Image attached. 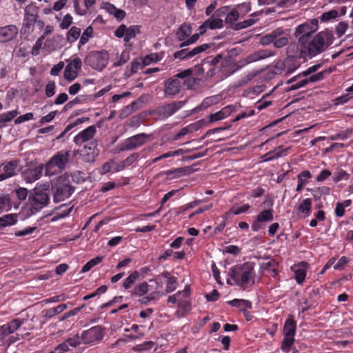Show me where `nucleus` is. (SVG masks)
Listing matches in <instances>:
<instances>
[{
  "label": "nucleus",
  "mask_w": 353,
  "mask_h": 353,
  "mask_svg": "<svg viewBox=\"0 0 353 353\" xmlns=\"http://www.w3.org/2000/svg\"><path fill=\"white\" fill-rule=\"evenodd\" d=\"M333 35L327 31L319 32L310 37H299V43L302 46V53L306 59L313 57L325 52L333 43Z\"/></svg>",
  "instance_id": "nucleus-1"
},
{
  "label": "nucleus",
  "mask_w": 353,
  "mask_h": 353,
  "mask_svg": "<svg viewBox=\"0 0 353 353\" xmlns=\"http://www.w3.org/2000/svg\"><path fill=\"white\" fill-rule=\"evenodd\" d=\"M255 276L254 263L245 262L230 268L226 283L230 285H236L245 290L254 284Z\"/></svg>",
  "instance_id": "nucleus-2"
},
{
  "label": "nucleus",
  "mask_w": 353,
  "mask_h": 353,
  "mask_svg": "<svg viewBox=\"0 0 353 353\" xmlns=\"http://www.w3.org/2000/svg\"><path fill=\"white\" fill-rule=\"evenodd\" d=\"M302 46L299 42L290 43L286 48L287 57L282 63H277L276 68H288L286 73H291L298 68L301 64V59L307 60L306 57L301 52Z\"/></svg>",
  "instance_id": "nucleus-3"
},
{
  "label": "nucleus",
  "mask_w": 353,
  "mask_h": 353,
  "mask_svg": "<svg viewBox=\"0 0 353 353\" xmlns=\"http://www.w3.org/2000/svg\"><path fill=\"white\" fill-rule=\"evenodd\" d=\"M70 151L63 150L54 154L45 165L46 175H56L64 170L70 162Z\"/></svg>",
  "instance_id": "nucleus-4"
},
{
  "label": "nucleus",
  "mask_w": 353,
  "mask_h": 353,
  "mask_svg": "<svg viewBox=\"0 0 353 353\" xmlns=\"http://www.w3.org/2000/svg\"><path fill=\"white\" fill-rule=\"evenodd\" d=\"M51 190L53 193V200L55 203H59L69 198L74 190V188L71 186L68 176L65 175L59 176L52 183Z\"/></svg>",
  "instance_id": "nucleus-5"
},
{
  "label": "nucleus",
  "mask_w": 353,
  "mask_h": 353,
  "mask_svg": "<svg viewBox=\"0 0 353 353\" xmlns=\"http://www.w3.org/2000/svg\"><path fill=\"white\" fill-rule=\"evenodd\" d=\"M296 331V321L292 314H290L285 321L283 326V339L281 342V349L289 352L294 343V336Z\"/></svg>",
  "instance_id": "nucleus-6"
},
{
  "label": "nucleus",
  "mask_w": 353,
  "mask_h": 353,
  "mask_svg": "<svg viewBox=\"0 0 353 353\" xmlns=\"http://www.w3.org/2000/svg\"><path fill=\"white\" fill-rule=\"evenodd\" d=\"M32 212H38L46 207L50 202L48 189L35 188L29 195Z\"/></svg>",
  "instance_id": "nucleus-7"
},
{
  "label": "nucleus",
  "mask_w": 353,
  "mask_h": 353,
  "mask_svg": "<svg viewBox=\"0 0 353 353\" xmlns=\"http://www.w3.org/2000/svg\"><path fill=\"white\" fill-rule=\"evenodd\" d=\"M108 53L106 51L90 52L85 59V63L93 69L102 70L108 63Z\"/></svg>",
  "instance_id": "nucleus-8"
},
{
  "label": "nucleus",
  "mask_w": 353,
  "mask_h": 353,
  "mask_svg": "<svg viewBox=\"0 0 353 353\" xmlns=\"http://www.w3.org/2000/svg\"><path fill=\"white\" fill-rule=\"evenodd\" d=\"M176 77L184 79L183 85L187 89H194L199 83V68L194 65L179 72Z\"/></svg>",
  "instance_id": "nucleus-9"
},
{
  "label": "nucleus",
  "mask_w": 353,
  "mask_h": 353,
  "mask_svg": "<svg viewBox=\"0 0 353 353\" xmlns=\"http://www.w3.org/2000/svg\"><path fill=\"white\" fill-rule=\"evenodd\" d=\"M151 135L140 133L130 137L123 141L121 144V151L133 150L147 143Z\"/></svg>",
  "instance_id": "nucleus-10"
},
{
  "label": "nucleus",
  "mask_w": 353,
  "mask_h": 353,
  "mask_svg": "<svg viewBox=\"0 0 353 353\" xmlns=\"http://www.w3.org/2000/svg\"><path fill=\"white\" fill-rule=\"evenodd\" d=\"M103 337V330L101 326H94L81 333L82 343L86 345H93L100 341Z\"/></svg>",
  "instance_id": "nucleus-11"
},
{
  "label": "nucleus",
  "mask_w": 353,
  "mask_h": 353,
  "mask_svg": "<svg viewBox=\"0 0 353 353\" xmlns=\"http://www.w3.org/2000/svg\"><path fill=\"white\" fill-rule=\"evenodd\" d=\"M221 57L217 55L216 57H207L203 58L200 63V74L206 72V76L211 77L216 74L215 65L219 63Z\"/></svg>",
  "instance_id": "nucleus-12"
},
{
  "label": "nucleus",
  "mask_w": 353,
  "mask_h": 353,
  "mask_svg": "<svg viewBox=\"0 0 353 353\" xmlns=\"http://www.w3.org/2000/svg\"><path fill=\"white\" fill-rule=\"evenodd\" d=\"M184 103L185 102L182 101L168 103L159 107L156 110V112L161 119H167L181 108Z\"/></svg>",
  "instance_id": "nucleus-13"
},
{
  "label": "nucleus",
  "mask_w": 353,
  "mask_h": 353,
  "mask_svg": "<svg viewBox=\"0 0 353 353\" xmlns=\"http://www.w3.org/2000/svg\"><path fill=\"white\" fill-rule=\"evenodd\" d=\"M318 28L317 19H312L310 22H306L297 26L295 30V36L310 37Z\"/></svg>",
  "instance_id": "nucleus-14"
},
{
  "label": "nucleus",
  "mask_w": 353,
  "mask_h": 353,
  "mask_svg": "<svg viewBox=\"0 0 353 353\" xmlns=\"http://www.w3.org/2000/svg\"><path fill=\"white\" fill-rule=\"evenodd\" d=\"M81 60L78 57L70 61L64 70V78L68 81L74 80L77 77L78 71L81 68Z\"/></svg>",
  "instance_id": "nucleus-15"
},
{
  "label": "nucleus",
  "mask_w": 353,
  "mask_h": 353,
  "mask_svg": "<svg viewBox=\"0 0 353 353\" xmlns=\"http://www.w3.org/2000/svg\"><path fill=\"white\" fill-rule=\"evenodd\" d=\"M18 165L19 163L15 160L0 164V171L3 172L0 174L1 181L17 175Z\"/></svg>",
  "instance_id": "nucleus-16"
},
{
  "label": "nucleus",
  "mask_w": 353,
  "mask_h": 353,
  "mask_svg": "<svg viewBox=\"0 0 353 353\" xmlns=\"http://www.w3.org/2000/svg\"><path fill=\"white\" fill-rule=\"evenodd\" d=\"M180 79L178 77H176V74L165 81L164 87H165V94L166 96H175L179 94L181 91V83L179 81Z\"/></svg>",
  "instance_id": "nucleus-17"
},
{
  "label": "nucleus",
  "mask_w": 353,
  "mask_h": 353,
  "mask_svg": "<svg viewBox=\"0 0 353 353\" xmlns=\"http://www.w3.org/2000/svg\"><path fill=\"white\" fill-rule=\"evenodd\" d=\"M239 106V105L231 104L223 108L219 111L209 116L210 121L215 122L225 119L232 112H236Z\"/></svg>",
  "instance_id": "nucleus-18"
},
{
  "label": "nucleus",
  "mask_w": 353,
  "mask_h": 353,
  "mask_svg": "<svg viewBox=\"0 0 353 353\" xmlns=\"http://www.w3.org/2000/svg\"><path fill=\"white\" fill-rule=\"evenodd\" d=\"M23 321L15 319L10 322L0 326V339L3 340L9 334L14 333L22 325Z\"/></svg>",
  "instance_id": "nucleus-19"
},
{
  "label": "nucleus",
  "mask_w": 353,
  "mask_h": 353,
  "mask_svg": "<svg viewBox=\"0 0 353 353\" xmlns=\"http://www.w3.org/2000/svg\"><path fill=\"white\" fill-rule=\"evenodd\" d=\"M39 8L35 5H28L25 8L24 26L30 28L36 23L38 18Z\"/></svg>",
  "instance_id": "nucleus-20"
},
{
  "label": "nucleus",
  "mask_w": 353,
  "mask_h": 353,
  "mask_svg": "<svg viewBox=\"0 0 353 353\" xmlns=\"http://www.w3.org/2000/svg\"><path fill=\"white\" fill-rule=\"evenodd\" d=\"M18 32V28L14 25L0 28V42L4 43L12 41L17 37Z\"/></svg>",
  "instance_id": "nucleus-21"
},
{
  "label": "nucleus",
  "mask_w": 353,
  "mask_h": 353,
  "mask_svg": "<svg viewBox=\"0 0 353 353\" xmlns=\"http://www.w3.org/2000/svg\"><path fill=\"white\" fill-rule=\"evenodd\" d=\"M82 160L87 163L94 162L98 155V150L95 143L92 142L89 147L84 146L80 152Z\"/></svg>",
  "instance_id": "nucleus-22"
},
{
  "label": "nucleus",
  "mask_w": 353,
  "mask_h": 353,
  "mask_svg": "<svg viewBox=\"0 0 353 353\" xmlns=\"http://www.w3.org/2000/svg\"><path fill=\"white\" fill-rule=\"evenodd\" d=\"M95 133V127L94 125L89 126L86 129L79 132L76 137H74V142L77 145H81V143L91 139Z\"/></svg>",
  "instance_id": "nucleus-23"
},
{
  "label": "nucleus",
  "mask_w": 353,
  "mask_h": 353,
  "mask_svg": "<svg viewBox=\"0 0 353 353\" xmlns=\"http://www.w3.org/2000/svg\"><path fill=\"white\" fill-rule=\"evenodd\" d=\"M308 263L307 262H301L294 268L295 279L298 284L301 285L305 279Z\"/></svg>",
  "instance_id": "nucleus-24"
},
{
  "label": "nucleus",
  "mask_w": 353,
  "mask_h": 353,
  "mask_svg": "<svg viewBox=\"0 0 353 353\" xmlns=\"http://www.w3.org/2000/svg\"><path fill=\"white\" fill-rule=\"evenodd\" d=\"M43 169L42 165H39L32 169H28L24 172L25 180L28 183H32L38 180L41 176Z\"/></svg>",
  "instance_id": "nucleus-25"
},
{
  "label": "nucleus",
  "mask_w": 353,
  "mask_h": 353,
  "mask_svg": "<svg viewBox=\"0 0 353 353\" xmlns=\"http://www.w3.org/2000/svg\"><path fill=\"white\" fill-rule=\"evenodd\" d=\"M160 276L166 279L165 292L167 293L172 292L176 289L178 285L176 277L172 276L171 274L168 271L163 272Z\"/></svg>",
  "instance_id": "nucleus-26"
},
{
  "label": "nucleus",
  "mask_w": 353,
  "mask_h": 353,
  "mask_svg": "<svg viewBox=\"0 0 353 353\" xmlns=\"http://www.w3.org/2000/svg\"><path fill=\"white\" fill-rule=\"evenodd\" d=\"M253 63V60L251 57V55L249 54L246 57L241 59L239 61H238L237 62H236L231 68H230L229 70H228L226 71L225 76L226 77L230 76L232 74H234L236 71H237L238 70H239V69L243 68L244 66H245L250 63Z\"/></svg>",
  "instance_id": "nucleus-27"
},
{
  "label": "nucleus",
  "mask_w": 353,
  "mask_h": 353,
  "mask_svg": "<svg viewBox=\"0 0 353 353\" xmlns=\"http://www.w3.org/2000/svg\"><path fill=\"white\" fill-rule=\"evenodd\" d=\"M287 151V148H282V147H279L276 150L270 151L269 152L265 154L263 156H262L261 159H263V161H270L285 155Z\"/></svg>",
  "instance_id": "nucleus-28"
},
{
  "label": "nucleus",
  "mask_w": 353,
  "mask_h": 353,
  "mask_svg": "<svg viewBox=\"0 0 353 353\" xmlns=\"http://www.w3.org/2000/svg\"><path fill=\"white\" fill-rule=\"evenodd\" d=\"M227 303L232 307L238 308L241 312H243V310L252 308V302L245 299H234L227 301Z\"/></svg>",
  "instance_id": "nucleus-29"
},
{
  "label": "nucleus",
  "mask_w": 353,
  "mask_h": 353,
  "mask_svg": "<svg viewBox=\"0 0 353 353\" xmlns=\"http://www.w3.org/2000/svg\"><path fill=\"white\" fill-rule=\"evenodd\" d=\"M17 214H8L0 217V229L11 226L17 223Z\"/></svg>",
  "instance_id": "nucleus-30"
},
{
  "label": "nucleus",
  "mask_w": 353,
  "mask_h": 353,
  "mask_svg": "<svg viewBox=\"0 0 353 353\" xmlns=\"http://www.w3.org/2000/svg\"><path fill=\"white\" fill-rule=\"evenodd\" d=\"M283 30L281 28L276 29V39L274 41V46L276 48H281L288 44V37L283 36Z\"/></svg>",
  "instance_id": "nucleus-31"
},
{
  "label": "nucleus",
  "mask_w": 353,
  "mask_h": 353,
  "mask_svg": "<svg viewBox=\"0 0 353 353\" xmlns=\"http://www.w3.org/2000/svg\"><path fill=\"white\" fill-rule=\"evenodd\" d=\"M199 54V46L189 51L188 49H183L174 52V57L175 59H185L193 57Z\"/></svg>",
  "instance_id": "nucleus-32"
},
{
  "label": "nucleus",
  "mask_w": 353,
  "mask_h": 353,
  "mask_svg": "<svg viewBox=\"0 0 353 353\" xmlns=\"http://www.w3.org/2000/svg\"><path fill=\"white\" fill-rule=\"evenodd\" d=\"M312 202L311 199L307 198L302 201L297 208L299 212L303 214L304 217H307L312 212Z\"/></svg>",
  "instance_id": "nucleus-33"
},
{
  "label": "nucleus",
  "mask_w": 353,
  "mask_h": 353,
  "mask_svg": "<svg viewBox=\"0 0 353 353\" xmlns=\"http://www.w3.org/2000/svg\"><path fill=\"white\" fill-rule=\"evenodd\" d=\"M253 62L263 60L274 55L272 50L268 49H260L250 54Z\"/></svg>",
  "instance_id": "nucleus-34"
},
{
  "label": "nucleus",
  "mask_w": 353,
  "mask_h": 353,
  "mask_svg": "<svg viewBox=\"0 0 353 353\" xmlns=\"http://www.w3.org/2000/svg\"><path fill=\"white\" fill-rule=\"evenodd\" d=\"M192 34V28L183 24L176 31V38L179 41H183Z\"/></svg>",
  "instance_id": "nucleus-35"
},
{
  "label": "nucleus",
  "mask_w": 353,
  "mask_h": 353,
  "mask_svg": "<svg viewBox=\"0 0 353 353\" xmlns=\"http://www.w3.org/2000/svg\"><path fill=\"white\" fill-rule=\"evenodd\" d=\"M257 221L271 222L274 219V211L272 209L263 210L256 216Z\"/></svg>",
  "instance_id": "nucleus-36"
},
{
  "label": "nucleus",
  "mask_w": 353,
  "mask_h": 353,
  "mask_svg": "<svg viewBox=\"0 0 353 353\" xmlns=\"http://www.w3.org/2000/svg\"><path fill=\"white\" fill-rule=\"evenodd\" d=\"M322 67V63H317L315 64L311 67H309L307 70L305 71H303L302 72L299 73L298 75L291 78L289 80V83H292L293 81H296L297 79H299L301 77H307L310 74L315 72L317 71L319 68Z\"/></svg>",
  "instance_id": "nucleus-37"
},
{
  "label": "nucleus",
  "mask_w": 353,
  "mask_h": 353,
  "mask_svg": "<svg viewBox=\"0 0 353 353\" xmlns=\"http://www.w3.org/2000/svg\"><path fill=\"white\" fill-rule=\"evenodd\" d=\"M67 308L66 304H61L57 307L50 308L45 311L44 317L47 319H51L55 315L62 312L64 310Z\"/></svg>",
  "instance_id": "nucleus-38"
},
{
  "label": "nucleus",
  "mask_w": 353,
  "mask_h": 353,
  "mask_svg": "<svg viewBox=\"0 0 353 353\" xmlns=\"http://www.w3.org/2000/svg\"><path fill=\"white\" fill-rule=\"evenodd\" d=\"M139 276V272L134 271L124 280L123 287L126 290L130 289L136 283Z\"/></svg>",
  "instance_id": "nucleus-39"
},
{
  "label": "nucleus",
  "mask_w": 353,
  "mask_h": 353,
  "mask_svg": "<svg viewBox=\"0 0 353 353\" xmlns=\"http://www.w3.org/2000/svg\"><path fill=\"white\" fill-rule=\"evenodd\" d=\"M19 114L17 110L9 111L6 113L0 114V128L3 126V123L12 121Z\"/></svg>",
  "instance_id": "nucleus-40"
},
{
  "label": "nucleus",
  "mask_w": 353,
  "mask_h": 353,
  "mask_svg": "<svg viewBox=\"0 0 353 353\" xmlns=\"http://www.w3.org/2000/svg\"><path fill=\"white\" fill-rule=\"evenodd\" d=\"M206 25H208V28L211 30L221 28L223 27V21L216 17V18H210L206 20Z\"/></svg>",
  "instance_id": "nucleus-41"
},
{
  "label": "nucleus",
  "mask_w": 353,
  "mask_h": 353,
  "mask_svg": "<svg viewBox=\"0 0 353 353\" xmlns=\"http://www.w3.org/2000/svg\"><path fill=\"white\" fill-rule=\"evenodd\" d=\"M11 208V198L9 194L0 195V214L6 209Z\"/></svg>",
  "instance_id": "nucleus-42"
},
{
  "label": "nucleus",
  "mask_w": 353,
  "mask_h": 353,
  "mask_svg": "<svg viewBox=\"0 0 353 353\" xmlns=\"http://www.w3.org/2000/svg\"><path fill=\"white\" fill-rule=\"evenodd\" d=\"M182 294L185 296H187L188 294H190V287L189 286H186L183 291L178 292L175 294L170 296L168 299V301L169 303H179L181 296Z\"/></svg>",
  "instance_id": "nucleus-43"
},
{
  "label": "nucleus",
  "mask_w": 353,
  "mask_h": 353,
  "mask_svg": "<svg viewBox=\"0 0 353 353\" xmlns=\"http://www.w3.org/2000/svg\"><path fill=\"white\" fill-rule=\"evenodd\" d=\"M140 32V27L139 26H132L126 28V34L124 37V41L128 42L130 39L134 38Z\"/></svg>",
  "instance_id": "nucleus-44"
},
{
  "label": "nucleus",
  "mask_w": 353,
  "mask_h": 353,
  "mask_svg": "<svg viewBox=\"0 0 353 353\" xmlns=\"http://www.w3.org/2000/svg\"><path fill=\"white\" fill-rule=\"evenodd\" d=\"M80 34H81V29L76 26H73L68 32L67 40L70 43H73L79 37Z\"/></svg>",
  "instance_id": "nucleus-45"
},
{
  "label": "nucleus",
  "mask_w": 353,
  "mask_h": 353,
  "mask_svg": "<svg viewBox=\"0 0 353 353\" xmlns=\"http://www.w3.org/2000/svg\"><path fill=\"white\" fill-rule=\"evenodd\" d=\"M276 30L272 31L269 34H266L264 36L261 37L260 39V43L263 46H267L270 43L274 44V39H276Z\"/></svg>",
  "instance_id": "nucleus-46"
},
{
  "label": "nucleus",
  "mask_w": 353,
  "mask_h": 353,
  "mask_svg": "<svg viewBox=\"0 0 353 353\" xmlns=\"http://www.w3.org/2000/svg\"><path fill=\"white\" fill-rule=\"evenodd\" d=\"M71 177L73 182L76 183H81L85 181L87 176L85 172L79 170H76L71 174Z\"/></svg>",
  "instance_id": "nucleus-47"
},
{
  "label": "nucleus",
  "mask_w": 353,
  "mask_h": 353,
  "mask_svg": "<svg viewBox=\"0 0 353 353\" xmlns=\"http://www.w3.org/2000/svg\"><path fill=\"white\" fill-rule=\"evenodd\" d=\"M270 93L269 94H265L262 99H261L260 100H259L256 103H255V106L256 108L258 109L259 111H261L265 108H266L267 107H268L269 105H272V101H270V100H266L265 99L267 97H268L270 96Z\"/></svg>",
  "instance_id": "nucleus-48"
},
{
  "label": "nucleus",
  "mask_w": 353,
  "mask_h": 353,
  "mask_svg": "<svg viewBox=\"0 0 353 353\" xmlns=\"http://www.w3.org/2000/svg\"><path fill=\"white\" fill-rule=\"evenodd\" d=\"M137 102H132L131 104L125 106L120 112L119 117L124 119L131 114L136 110Z\"/></svg>",
  "instance_id": "nucleus-49"
},
{
  "label": "nucleus",
  "mask_w": 353,
  "mask_h": 353,
  "mask_svg": "<svg viewBox=\"0 0 353 353\" xmlns=\"http://www.w3.org/2000/svg\"><path fill=\"white\" fill-rule=\"evenodd\" d=\"M103 256H97L90 261H89L87 263H85L82 268L81 272H88L92 268L99 264L102 261Z\"/></svg>",
  "instance_id": "nucleus-50"
},
{
  "label": "nucleus",
  "mask_w": 353,
  "mask_h": 353,
  "mask_svg": "<svg viewBox=\"0 0 353 353\" xmlns=\"http://www.w3.org/2000/svg\"><path fill=\"white\" fill-rule=\"evenodd\" d=\"M148 288L149 285L146 282H143L134 288L132 294L141 296L148 293Z\"/></svg>",
  "instance_id": "nucleus-51"
},
{
  "label": "nucleus",
  "mask_w": 353,
  "mask_h": 353,
  "mask_svg": "<svg viewBox=\"0 0 353 353\" xmlns=\"http://www.w3.org/2000/svg\"><path fill=\"white\" fill-rule=\"evenodd\" d=\"M312 177V175L309 170H304L297 175V182L306 185L308 183V180Z\"/></svg>",
  "instance_id": "nucleus-52"
},
{
  "label": "nucleus",
  "mask_w": 353,
  "mask_h": 353,
  "mask_svg": "<svg viewBox=\"0 0 353 353\" xmlns=\"http://www.w3.org/2000/svg\"><path fill=\"white\" fill-rule=\"evenodd\" d=\"M93 32V29L92 26H88L83 32L81 35L79 41V47L81 46L85 45L89 40V39L92 37Z\"/></svg>",
  "instance_id": "nucleus-53"
},
{
  "label": "nucleus",
  "mask_w": 353,
  "mask_h": 353,
  "mask_svg": "<svg viewBox=\"0 0 353 353\" xmlns=\"http://www.w3.org/2000/svg\"><path fill=\"white\" fill-rule=\"evenodd\" d=\"M298 79H297L292 83H289V81H288V84H291V85H290L288 89V91L297 90L299 88L305 86L307 84V81L306 80V78L301 79L300 81H297Z\"/></svg>",
  "instance_id": "nucleus-54"
},
{
  "label": "nucleus",
  "mask_w": 353,
  "mask_h": 353,
  "mask_svg": "<svg viewBox=\"0 0 353 353\" xmlns=\"http://www.w3.org/2000/svg\"><path fill=\"white\" fill-rule=\"evenodd\" d=\"M250 208V205L248 203L243 204L241 206H233L230 208V212L238 215L248 211Z\"/></svg>",
  "instance_id": "nucleus-55"
},
{
  "label": "nucleus",
  "mask_w": 353,
  "mask_h": 353,
  "mask_svg": "<svg viewBox=\"0 0 353 353\" xmlns=\"http://www.w3.org/2000/svg\"><path fill=\"white\" fill-rule=\"evenodd\" d=\"M330 72H331V70H324V71H321L316 74L311 75L308 78H306V80L307 81V83L310 82H311V83L318 82L319 81L323 80L324 79L325 74L330 73Z\"/></svg>",
  "instance_id": "nucleus-56"
},
{
  "label": "nucleus",
  "mask_w": 353,
  "mask_h": 353,
  "mask_svg": "<svg viewBox=\"0 0 353 353\" xmlns=\"http://www.w3.org/2000/svg\"><path fill=\"white\" fill-rule=\"evenodd\" d=\"M239 17V12L236 9H230L228 12V14L225 19V23H233L234 21H237Z\"/></svg>",
  "instance_id": "nucleus-57"
},
{
  "label": "nucleus",
  "mask_w": 353,
  "mask_h": 353,
  "mask_svg": "<svg viewBox=\"0 0 353 353\" xmlns=\"http://www.w3.org/2000/svg\"><path fill=\"white\" fill-rule=\"evenodd\" d=\"M139 153H133L128 157L124 161L121 162V168H125L131 165L139 158Z\"/></svg>",
  "instance_id": "nucleus-58"
},
{
  "label": "nucleus",
  "mask_w": 353,
  "mask_h": 353,
  "mask_svg": "<svg viewBox=\"0 0 353 353\" xmlns=\"http://www.w3.org/2000/svg\"><path fill=\"white\" fill-rule=\"evenodd\" d=\"M350 174L344 170H339L337 172L334 173L333 176V181L338 183L342 180H347Z\"/></svg>",
  "instance_id": "nucleus-59"
},
{
  "label": "nucleus",
  "mask_w": 353,
  "mask_h": 353,
  "mask_svg": "<svg viewBox=\"0 0 353 353\" xmlns=\"http://www.w3.org/2000/svg\"><path fill=\"white\" fill-rule=\"evenodd\" d=\"M348 23L345 21H341L336 27V34L338 37H341L346 32Z\"/></svg>",
  "instance_id": "nucleus-60"
},
{
  "label": "nucleus",
  "mask_w": 353,
  "mask_h": 353,
  "mask_svg": "<svg viewBox=\"0 0 353 353\" xmlns=\"http://www.w3.org/2000/svg\"><path fill=\"white\" fill-rule=\"evenodd\" d=\"M338 16V12L336 10H331L328 12H324L321 16V20L322 21H328L330 19L336 18Z\"/></svg>",
  "instance_id": "nucleus-61"
},
{
  "label": "nucleus",
  "mask_w": 353,
  "mask_h": 353,
  "mask_svg": "<svg viewBox=\"0 0 353 353\" xmlns=\"http://www.w3.org/2000/svg\"><path fill=\"white\" fill-rule=\"evenodd\" d=\"M14 192L17 199L20 201H24L28 195V190L26 188L19 187L16 188Z\"/></svg>",
  "instance_id": "nucleus-62"
},
{
  "label": "nucleus",
  "mask_w": 353,
  "mask_h": 353,
  "mask_svg": "<svg viewBox=\"0 0 353 353\" xmlns=\"http://www.w3.org/2000/svg\"><path fill=\"white\" fill-rule=\"evenodd\" d=\"M254 76L255 75L254 74L249 73V74L245 75L244 77H242L240 79H239L236 82V86L241 87V86H243V85L247 84L248 82H250V81H252L253 79Z\"/></svg>",
  "instance_id": "nucleus-63"
},
{
  "label": "nucleus",
  "mask_w": 353,
  "mask_h": 353,
  "mask_svg": "<svg viewBox=\"0 0 353 353\" xmlns=\"http://www.w3.org/2000/svg\"><path fill=\"white\" fill-rule=\"evenodd\" d=\"M56 87L57 86H56L54 81H49L46 86V90H45L46 95L48 97H52L55 94Z\"/></svg>",
  "instance_id": "nucleus-64"
}]
</instances>
